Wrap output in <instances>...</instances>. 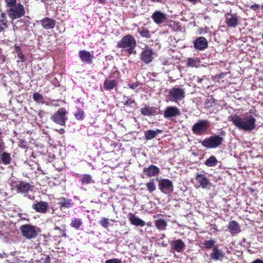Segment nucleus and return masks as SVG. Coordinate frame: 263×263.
<instances>
[{
  "label": "nucleus",
  "mask_w": 263,
  "mask_h": 263,
  "mask_svg": "<svg viewBox=\"0 0 263 263\" xmlns=\"http://www.w3.org/2000/svg\"><path fill=\"white\" fill-rule=\"evenodd\" d=\"M228 120L232 122L234 125L240 130L251 132L255 128L256 119L252 116L241 117L240 116L234 115L230 116Z\"/></svg>",
  "instance_id": "nucleus-1"
},
{
  "label": "nucleus",
  "mask_w": 263,
  "mask_h": 263,
  "mask_svg": "<svg viewBox=\"0 0 263 263\" xmlns=\"http://www.w3.org/2000/svg\"><path fill=\"white\" fill-rule=\"evenodd\" d=\"M136 42L134 37L131 35H126L123 36L121 40L117 43V47L119 48L125 49L129 54L134 52V49L136 46Z\"/></svg>",
  "instance_id": "nucleus-2"
},
{
  "label": "nucleus",
  "mask_w": 263,
  "mask_h": 263,
  "mask_svg": "<svg viewBox=\"0 0 263 263\" xmlns=\"http://www.w3.org/2000/svg\"><path fill=\"white\" fill-rule=\"evenodd\" d=\"M20 230L23 236L28 239L35 238L40 232L39 228L29 224L21 226Z\"/></svg>",
  "instance_id": "nucleus-3"
},
{
  "label": "nucleus",
  "mask_w": 263,
  "mask_h": 263,
  "mask_svg": "<svg viewBox=\"0 0 263 263\" xmlns=\"http://www.w3.org/2000/svg\"><path fill=\"white\" fill-rule=\"evenodd\" d=\"M223 141V138L219 135L211 136L209 138L204 139L200 143L201 145L207 148H215L218 147Z\"/></svg>",
  "instance_id": "nucleus-4"
},
{
  "label": "nucleus",
  "mask_w": 263,
  "mask_h": 263,
  "mask_svg": "<svg viewBox=\"0 0 263 263\" xmlns=\"http://www.w3.org/2000/svg\"><path fill=\"white\" fill-rule=\"evenodd\" d=\"M67 114L68 111L66 109L61 108L51 116L50 119L53 122L60 125H65L66 121L68 120Z\"/></svg>",
  "instance_id": "nucleus-5"
},
{
  "label": "nucleus",
  "mask_w": 263,
  "mask_h": 263,
  "mask_svg": "<svg viewBox=\"0 0 263 263\" xmlns=\"http://www.w3.org/2000/svg\"><path fill=\"white\" fill-rule=\"evenodd\" d=\"M7 12L9 17L12 20L23 16L25 13L24 7L21 4L10 8Z\"/></svg>",
  "instance_id": "nucleus-6"
},
{
  "label": "nucleus",
  "mask_w": 263,
  "mask_h": 263,
  "mask_svg": "<svg viewBox=\"0 0 263 263\" xmlns=\"http://www.w3.org/2000/svg\"><path fill=\"white\" fill-rule=\"evenodd\" d=\"M167 97L170 101L177 102L184 99L185 91L183 89L173 87L169 90Z\"/></svg>",
  "instance_id": "nucleus-7"
},
{
  "label": "nucleus",
  "mask_w": 263,
  "mask_h": 263,
  "mask_svg": "<svg viewBox=\"0 0 263 263\" xmlns=\"http://www.w3.org/2000/svg\"><path fill=\"white\" fill-rule=\"evenodd\" d=\"M209 125L208 121L200 120L193 125L192 131L196 135H202L206 131Z\"/></svg>",
  "instance_id": "nucleus-8"
},
{
  "label": "nucleus",
  "mask_w": 263,
  "mask_h": 263,
  "mask_svg": "<svg viewBox=\"0 0 263 263\" xmlns=\"http://www.w3.org/2000/svg\"><path fill=\"white\" fill-rule=\"evenodd\" d=\"M158 186L160 190L164 194H169L173 191V182L169 179H161L159 182Z\"/></svg>",
  "instance_id": "nucleus-9"
},
{
  "label": "nucleus",
  "mask_w": 263,
  "mask_h": 263,
  "mask_svg": "<svg viewBox=\"0 0 263 263\" xmlns=\"http://www.w3.org/2000/svg\"><path fill=\"white\" fill-rule=\"evenodd\" d=\"M180 115V109L176 106H168L164 111L163 117L165 119H172Z\"/></svg>",
  "instance_id": "nucleus-10"
},
{
  "label": "nucleus",
  "mask_w": 263,
  "mask_h": 263,
  "mask_svg": "<svg viewBox=\"0 0 263 263\" xmlns=\"http://www.w3.org/2000/svg\"><path fill=\"white\" fill-rule=\"evenodd\" d=\"M226 23L228 27L235 28L239 23L238 17L235 14L227 13L225 14Z\"/></svg>",
  "instance_id": "nucleus-11"
},
{
  "label": "nucleus",
  "mask_w": 263,
  "mask_h": 263,
  "mask_svg": "<svg viewBox=\"0 0 263 263\" xmlns=\"http://www.w3.org/2000/svg\"><path fill=\"white\" fill-rule=\"evenodd\" d=\"M152 18L156 24L160 25L166 22L167 16L161 11H156L153 13Z\"/></svg>",
  "instance_id": "nucleus-12"
},
{
  "label": "nucleus",
  "mask_w": 263,
  "mask_h": 263,
  "mask_svg": "<svg viewBox=\"0 0 263 263\" xmlns=\"http://www.w3.org/2000/svg\"><path fill=\"white\" fill-rule=\"evenodd\" d=\"M193 44L194 48L199 51L204 50L208 46L207 40L204 37L202 36L196 38Z\"/></svg>",
  "instance_id": "nucleus-13"
},
{
  "label": "nucleus",
  "mask_w": 263,
  "mask_h": 263,
  "mask_svg": "<svg viewBox=\"0 0 263 263\" xmlns=\"http://www.w3.org/2000/svg\"><path fill=\"white\" fill-rule=\"evenodd\" d=\"M155 53L151 49H146L142 51L140 58L141 60L145 64H148L152 61L154 58Z\"/></svg>",
  "instance_id": "nucleus-14"
},
{
  "label": "nucleus",
  "mask_w": 263,
  "mask_h": 263,
  "mask_svg": "<svg viewBox=\"0 0 263 263\" xmlns=\"http://www.w3.org/2000/svg\"><path fill=\"white\" fill-rule=\"evenodd\" d=\"M18 193H26L31 190L33 187L29 183L18 181L15 186Z\"/></svg>",
  "instance_id": "nucleus-15"
},
{
  "label": "nucleus",
  "mask_w": 263,
  "mask_h": 263,
  "mask_svg": "<svg viewBox=\"0 0 263 263\" xmlns=\"http://www.w3.org/2000/svg\"><path fill=\"white\" fill-rule=\"evenodd\" d=\"M225 256L224 253L218 249L217 246L213 247L212 252L210 254L211 259L217 261L218 260H222Z\"/></svg>",
  "instance_id": "nucleus-16"
},
{
  "label": "nucleus",
  "mask_w": 263,
  "mask_h": 263,
  "mask_svg": "<svg viewBox=\"0 0 263 263\" xmlns=\"http://www.w3.org/2000/svg\"><path fill=\"white\" fill-rule=\"evenodd\" d=\"M195 179L203 189H206L210 184V180L204 175L197 174Z\"/></svg>",
  "instance_id": "nucleus-17"
},
{
  "label": "nucleus",
  "mask_w": 263,
  "mask_h": 263,
  "mask_svg": "<svg viewBox=\"0 0 263 263\" xmlns=\"http://www.w3.org/2000/svg\"><path fill=\"white\" fill-rule=\"evenodd\" d=\"M143 172L146 174L147 177H155L159 174L160 170L157 166L151 165L148 167H144Z\"/></svg>",
  "instance_id": "nucleus-18"
},
{
  "label": "nucleus",
  "mask_w": 263,
  "mask_h": 263,
  "mask_svg": "<svg viewBox=\"0 0 263 263\" xmlns=\"http://www.w3.org/2000/svg\"><path fill=\"white\" fill-rule=\"evenodd\" d=\"M42 26L45 29H53L55 26V21L54 20L45 17L41 21Z\"/></svg>",
  "instance_id": "nucleus-19"
},
{
  "label": "nucleus",
  "mask_w": 263,
  "mask_h": 263,
  "mask_svg": "<svg viewBox=\"0 0 263 263\" xmlns=\"http://www.w3.org/2000/svg\"><path fill=\"white\" fill-rule=\"evenodd\" d=\"M228 228L229 232L232 235L237 234L241 231L239 224L235 220L231 221L229 222Z\"/></svg>",
  "instance_id": "nucleus-20"
},
{
  "label": "nucleus",
  "mask_w": 263,
  "mask_h": 263,
  "mask_svg": "<svg viewBox=\"0 0 263 263\" xmlns=\"http://www.w3.org/2000/svg\"><path fill=\"white\" fill-rule=\"evenodd\" d=\"M128 219L130 223L135 226L143 227L145 225L144 221L136 216L134 214L130 213L128 215Z\"/></svg>",
  "instance_id": "nucleus-21"
},
{
  "label": "nucleus",
  "mask_w": 263,
  "mask_h": 263,
  "mask_svg": "<svg viewBox=\"0 0 263 263\" xmlns=\"http://www.w3.org/2000/svg\"><path fill=\"white\" fill-rule=\"evenodd\" d=\"M79 57L83 62L91 63L93 56L90 52L83 50L79 52Z\"/></svg>",
  "instance_id": "nucleus-22"
},
{
  "label": "nucleus",
  "mask_w": 263,
  "mask_h": 263,
  "mask_svg": "<svg viewBox=\"0 0 263 263\" xmlns=\"http://www.w3.org/2000/svg\"><path fill=\"white\" fill-rule=\"evenodd\" d=\"M32 207L33 209L38 212L45 213L47 209L48 205L46 202L40 201L34 203Z\"/></svg>",
  "instance_id": "nucleus-23"
},
{
  "label": "nucleus",
  "mask_w": 263,
  "mask_h": 263,
  "mask_svg": "<svg viewBox=\"0 0 263 263\" xmlns=\"http://www.w3.org/2000/svg\"><path fill=\"white\" fill-rule=\"evenodd\" d=\"M200 59L197 57L189 58L187 59L186 65L190 67H199L200 65Z\"/></svg>",
  "instance_id": "nucleus-24"
},
{
  "label": "nucleus",
  "mask_w": 263,
  "mask_h": 263,
  "mask_svg": "<svg viewBox=\"0 0 263 263\" xmlns=\"http://www.w3.org/2000/svg\"><path fill=\"white\" fill-rule=\"evenodd\" d=\"M58 203L61 208H70L72 205V200L65 198H59L58 199Z\"/></svg>",
  "instance_id": "nucleus-25"
},
{
  "label": "nucleus",
  "mask_w": 263,
  "mask_h": 263,
  "mask_svg": "<svg viewBox=\"0 0 263 263\" xmlns=\"http://www.w3.org/2000/svg\"><path fill=\"white\" fill-rule=\"evenodd\" d=\"M117 85V81L116 80L106 79L104 82V89L107 90H110L114 89Z\"/></svg>",
  "instance_id": "nucleus-26"
},
{
  "label": "nucleus",
  "mask_w": 263,
  "mask_h": 263,
  "mask_svg": "<svg viewBox=\"0 0 263 263\" xmlns=\"http://www.w3.org/2000/svg\"><path fill=\"white\" fill-rule=\"evenodd\" d=\"M173 249L177 252H182L185 248V244L181 239H177L174 241L173 246Z\"/></svg>",
  "instance_id": "nucleus-27"
},
{
  "label": "nucleus",
  "mask_w": 263,
  "mask_h": 263,
  "mask_svg": "<svg viewBox=\"0 0 263 263\" xmlns=\"http://www.w3.org/2000/svg\"><path fill=\"white\" fill-rule=\"evenodd\" d=\"M161 132V130L159 129H157L156 130H148L145 133V138L147 140H151L155 138Z\"/></svg>",
  "instance_id": "nucleus-28"
},
{
  "label": "nucleus",
  "mask_w": 263,
  "mask_h": 263,
  "mask_svg": "<svg viewBox=\"0 0 263 263\" xmlns=\"http://www.w3.org/2000/svg\"><path fill=\"white\" fill-rule=\"evenodd\" d=\"M0 160L4 164H9L11 161L10 154L6 152H3L1 155H0Z\"/></svg>",
  "instance_id": "nucleus-29"
},
{
  "label": "nucleus",
  "mask_w": 263,
  "mask_h": 263,
  "mask_svg": "<svg viewBox=\"0 0 263 263\" xmlns=\"http://www.w3.org/2000/svg\"><path fill=\"white\" fill-rule=\"evenodd\" d=\"M8 21L6 18L5 13H2L0 15V32L4 30L7 28Z\"/></svg>",
  "instance_id": "nucleus-30"
},
{
  "label": "nucleus",
  "mask_w": 263,
  "mask_h": 263,
  "mask_svg": "<svg viewBox=\"0 0 263 263\" xmlns=\"http://www.w3.org/2000/svg\"><path fill=\"white\" fill-rule=\"evenodd\" d=\"M218 160L214 156H211L204 162V164L208 167H213L217 165Z\"/></svg>",
  "instance_id": "nucleus-31"
},
{
  "label": "nucleus",
  "mask_w": 263,
  "mask_h": 263,
  "mask_svg": "<svg viewBox=\"0 0 263 263\" xmlns=\"http://www.w3.org/2000/svg\"><path fill=\"white\" fill-rule=\"evenodd\" d=\"M80 182L82 184H90L91 182H93V181L92 180V178L91 176L89 174H84L80 179Z\"/></svg>",
  "instance_id": "nucleus-32"
},
{
  "label": "nucleus",
  "mask_w": 263,
  "mask_h": 263,
  "mask_svg": "<svg viewBox=\"0 0 263 263\" xmlns=\"http://www.w3.org/2000/svg\"><path fill=\"white\" fill-rule=\"evenodd\" d=\"M123 103L124 105L130 107H134L136 105V102L131 97H123Z\"/></svg>",
  "instance_id": "nucleus-33"
},
{
  "label": "nucleus",
  "mask_w": 263,
  "mask_h": 263,
  "mask_svg": "<svg viewBox=\"0 0 263 263\" xmlns=\"http://www.w3.org/2000/svg\"><path fill=\"white\" fill-rule=\"evenodd\" d=\"M155 224L157 229L164 230L166 228L167 223L165 220L160 219L155 221Z\"/></svg>",
  "instance_id": "nucleus-34"
},
{
  "label": "nucleus",
  "mask_w": 263,
  "mask_h": 263,
  "mask_svg": "<svg viewBox=\"0 0 263 263\" xmlns=\"http://www.w3.org/2000/svg\"><path fill=\"white\" fill-rule=\"evenodd\" d=\"M83 222L81 218H74L72 219L70 226L76 229H79L82 226Z\"/></svg>",
  "instance_id": "nucleus-35"
},
{
  "label": "nucleus",
  "mask_w": 263,
  "mask_h": 263,
  "mask_svg": "<svg viewBox=\"0 0 263 263\" xmlns=\"http://www.w3.org/2000/svg\"><path fill=\"white\" fill-rule=\"evenodd\" d=\"M75 118L78 120H83L85 118V113L83 109L78 108L74 114Z\"/></svg>",
  "instance_id": "nucleus-36"
},
{
  "label": "nucleus",
  "mask_w": 263,
  "mask_h": 263,
  "mask_svg": "<svg viewBox=\"0 0 263 263\" xmlns=\"http://www.w3.org/2000/svg\"><path fill=\"white\" fill-rule=\"evenodd\" d=\"M141 113L143 116H151L153 115V109L152 107H145L141 108Z\"/></svg>",
  "instance_id": "nucleus-37"
},
{
  "label": "nucleus",
  "mask_w": 263,
  "mask_h": 263,
  "mask_svg": "<svg viewBox=\"0 0 263 263\" xmlns=\"http://www.w3.org/2000/svg\"><path fill=\"white\" fill-rule=\"evenodd\" d=\"M146 186L149 193L154 192L156 189V184L154 183V180H151L149 182H147Z\"/></svg>",
  "instance_id": "nucleus-38"
},
{
  "label": "nucleus",
  "mask_w": 263,
  "mask_h": 263,
  "mask_svg": "<svg viewBox=\"0 0 263 263\" xmlns=\"http://www.w3.org/2000/svg\"><path fill=\"white\" fill-rule=\"evenodd\" d=\"M215 243V241L214 240L210 239L209 240H205L203 245L206 249H210L214 247Z\"/></svg>",
  "instance_id": "nucleus-39"
},
{
  "label": "nucleus",
  "mask_w": 263,
  "mask_h": 263,
  "mask_svg": "<svg viewBox=\"0 0 263 263\" xmlns=\"http://www.w3.org/2000/svg\"><path fill=\"white\" fill-rule=\"evenodd\" d=\"M139 34L141 36L149 38L150 37V33L149 31L143 28L139 29L138 30Z\"/></svg>",
  "instance_id": "nucleus-40"
},
{
  "label": "nucleus",
  "mask_w": 263,
  "mask_h": 263,
  "mask_svg": "<svg viewBox=\"0 0 263 263\" xmlns=\"http://www.w3.org/2000/svg\"><path fill=\"white\" fill-rule=\"evenodd\" d=\"M101 226L105 228H107L109 226V219L106 218H103L99 221Z\"/></svg>",
  "instance_id": "nucleus-41"
},
{
  "label": "nucleus",
  "mask_w": 263,
  "mask_h": 263,
  "mask_svg": "<svg viewBox=\"0 0 263 263\" xmlns=\"http://www.w3.org/2000/svg\"><path fill=\"white\" fill-rule=\"evenodd\" d=\"M33 98L35 101L40 102L43 100V97L41 94L36 92L33 94Z\"/></svg>",
  "instance_id": "nucleus-42"
},
{
  "label": "nucleus",
  "mask_w": 263,
  "mask_h": 263,
  "mask_svg": "<svg viewBox=\"0 0 263 263\" xmlns=\"http://www.w3.org/2000/svg\"><path fill=\"white\" fill-rule=\"evenodd\" d=\"M16 1L17 0H5V2L7 7L11 8L16 5Z\"/></svg>",
  "instance_id": "nucleus-43"
},
{
  "label": "nucleus",
  "mask_w": 263,
  "mask_h": 263,
  "mask_svg": "<svg viewBox=\"0 0 263 263\" xmlns=\"http://www.w3.org/2000/svg\"><path fill=\"white\" fill-rule=\"evenodd\" d=\"M105 263H122L121 259L115 258L107 259L105 261Z\"/></svg>",
  "instance_id": "nucleus-44"
},
{
  "label": "nucleus",
  "mask_w": 263,
  "mask_h": 263,
  "mask_svg": "<svg viewBox=\"0 0 263 263\" xmlns=\"http://www.w3.org/2000/svg\"><path fill=\"white\" fill-rule=\"evenodd\" d=\"M17 57L21 60L22 62H25L26 61V59L24 54L23 52H21L17 53Z\"/></svg>",
  "instance_id": "nucleus-45"
},
{
  "label": "nucleus",
  "mask_w": 263,
  "mask_h": 263,
  "mask_svg": "<svg viewBox=\"0 0 263 263\" xmlns=\"http://www.w3.org/2000/svg\"><path fill=\"white\" fill-rule=\"evenodd\" d=\"M207 32H208V28L207 27L200 28L198 30V33L200 35L205 34L206 33H207Z\"/></svg>",
  "instance_id": "nucleus-46"
},
{
  "label": "nucleus",
  "mask_w": 263,
  "mask_h": 263,
  "mask_svg": "<svg viewBox=\"0 0 263 263\" xmlns=\"http://www.w3.org/2000/svg\"><path fill=\"white\" fill-rule=\"evenodd\" d=\"M55 230H58L59 231L60 234L62 236L66 237V233L63 230H62L60 228L56 227L55 228Z\"/></svg>",
  "instance_id": "nucleus-47"
},
{
  "label": "nucleus",
  "mask_w": 263,
  "mask_h": 263,
  "mask_svg": "<svg viewBox=\"0 0 263 263\" xmlns=\"http://www.w3.org/2000/svg\"><path fill=\"white\" fill-rule=\"evenodd\" d=\"M259 5H258V4H254V5H252L250 6V8L253 10H257L259 9Z\"/></svg>",
  "instance_id": "nucleus-48"
},
{
  "label": "nucleus",
  "mask_w": 263,
  "mask_h": 263,
  "mask_svg": "<svg viewBox=\"0 0 263 263\" xmlns=\"http://www.w3.org/2000/svg\"><path fill=\"white\" fill-rule=\"evenodd\" d=\"M14 47V50L17 53L22 52V49L20 46L15 44Z\"/></svg>",
  "instance_id": "nucleus-49"
},
{
  "label": "nucleus",
  "mask_w": 263,
  "mask_h": 263,
  "mask_svg": "<svg viewBox=\"0 0 263 263\" xmlns=\"http://www.w3.org/2000/svg\"><path fill=\"white\" fill-rule=\"evenodd\" d=\"M138 84L136 83H129L128 86L132 89H135L138 87Z\"/></svg>",
  "instance_id": "nucleus-50"
},
{
  "label": "nucleus",
  "mask_w": 263,
  "mask_h": 263,
  "mask_svg": "<svg viewBox=\"0 0 263 263\" xmlns=\"http://www.w3.org/2000/svg\"><path fill=\"white\" fill-rule=\"evenodd\" d=\"M44 263H50V258L49 256L46 257Z\"/></svg>",
  "instance_id": "nucleus-51"
},
{
  "label": "nucleus",
  "mask_w": 263,
  "mask_h": 263,
  "mask_svg": "<svg viewBox=\"0 0 263 263\" xmlns=\"http://www.w3.org/2000/svg\"><path fill=\"white\" fill-rule=\"evenodd\" d=\"M251 263H263V260L259 259H257Z\"/></svg>",
  "instance_id": "nucleus-52"
},
{
  "label": "nucleus",
  "mask_w": 263,
  "mask_h": 263,
  "mask_svg": "<svg viewBox=\"0 0 263 263\" xmlns=\"http://www.w3.org/2000/svg\"><path fill=\"white\" fill-rule=\"evenodd\" d=\"M8 257V254L5 253H0V257L6 258Z\"/></svg>",
  "instance_id": "nucleus-53"
},
{
  "label": "nucleus",
  "mask_w": 263,
  "mask_h": 263,
  "mask_svg": "<svg viewBox=\"0 0 263 263\" xmlns=\"http://www.w3.org/2000/svg\"><path fill=\"white\" fill-rule=\"evenodd\" d=\"M15 262H23V261L21 260L19 258L16 257L15 258V260L11 262V263H15Z\"/></svg>",
  "instance_id": "nucleus-54"
},
{
  "label": "nucleus",
  "mask_w": 263,
  "mask_h": 263,
  "mask_svg": "<svg viewBox=\"0 0 263 263\" xmlns=\"http://www.w3.org/2000/svg\"><path fill=\"white\" fill-rule=\"evenodd\" d=\"M60 134H63L65 133V130L63 128H60L58 130H57Z\"/></svg>",
  "instance_id": "nucleus-55"
},
{
  "label": "nucleus",
  "mask_w": 263,
  "mask_h": 263,
  "mask_svg": "<svg viewBox=\"0 0 263 263\" xmlns=\"http://www.w3.org/2000/svg\"><path fill=\"white\" fill-rule=\"evenodd\" d=\"M161 245L163 247H166L167 246V243L163 241L161 243Z\"/></svg>",
  "instance_id": "nucleus-56"
},
{
  "label": "nucleus",
  "mask_w": 263,
  "mask_h": 263,
  "mask_svg": "<svg viewBox=\"0 0 263 263\" xmlns=\"http://www.w3.org/2000/svg\"><path fill=\"white\" fill-rule=\"evenodd\" d=\"M190 2L195 4L196 3H197L198 1H199L200 0H188Z\"/></svg>",
  "instance_id": "nucleus-57"
},
{
  "label": "nucleus",
  "mask_w": 263,
  "mask_h": 263,
  "mask_svg": "<svg viewBox=\"0 0 263 263\" xmlns=\"http://www.w3.org/2000/svg\"><path fill=\"white\" fill-rule=\"evenodd\" d=\"M26 197L28 198V199H30L31 200H33L34 199V197H33L32 196L30 195H26Z\"/></svg>",
  "instance_id": "nucleus-58"
},
{
  "label": "nucleus",
  "mask_w": 263,
  "mask_h": 263,
  "mask_svg": "<svg viewBox=\"0 0 263 263\" xmlns=\"http://www.w3.org/2000/svg\"><path fill=\"white\" fill-rule=\"evenodd\" d=\"M153 2L162 3L164 0H151Z\"/></svg>",
  "instance_id": "nucleus-59"
},
{
  "label": "nucleus",
  "mask_w": 263,
  "mask_h": 263,
  "mask_svg": "<svg viewBox=\"0 0 263 263\" xmlns=\"http://www.w3.org/2000/svg\"><path fill=\"white\" fill-rule=\"evenodd\" d=\"M77 102L78 103H80V104H81L82 106H83L84 104V102H82L81 101L80 99H77Z\"/></svg>",
  "instance_id": "nucleus-60"
},
{
  "label": "nucleus",
  "mask_w": 263,
  "mask_h": 263,
  "mask_svg": "<svg viewBox=\"0 0 263 263\" xmlns=\"http://www.w3.org/2000/svg\"><path fill=\"white\" fill-rule=\"evenodd\" d=\"M165 237L164 234H161L160 235L159 239H163Z\"/></svg>",
  "instance_id": "nucleus-61"
},
{
  "label": "nucleus",
  "mask_w": 263,
  "mask_h": 263,
  "mask_svg": "<svg viewBox=\"0 0 263 263\" xmlns=\"http://www.w3.org/2000/svg\"><path fill=\"white\" fill-rule=\"evenodd\" d=\"M106 0H99V2L101 4H104L106 3Z\"/></svg>",
  "instance_id": "nucleus-62"
},
{
  "label": "nucleus",
  "mask_w": 263,
  "mask_h": 263,
  "mask_svg": "<svg viewBox=\"0 0 263 263\" xmlns=\"http://www.w3.org/2000/svg\"><path fill=\"white\" fill-rule=\"evenodd\" d=\"M2 49L0 48V56L2 55Z\"/></svg>",
  "instance_id": "nucleus-63"
},
{
  "label": "nucleus",
  "mask_w": 263,
  "mask_h": 263,
  "mask_svg": "<svg viewBox=\"0 0 263 263\" xmlns=\"http://www.w3.org/2000/svg\"><path fill=\"white\" fill-rule=\"evenodd\" d=\"M261 37L263 39V34H262Z\"/></svg>",
  "instance_id": "nucleus-64"
}]
</instances>
